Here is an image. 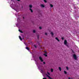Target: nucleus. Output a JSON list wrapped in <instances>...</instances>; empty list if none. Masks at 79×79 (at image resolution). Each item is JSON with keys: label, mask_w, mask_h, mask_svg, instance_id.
Segmentation results:
<instances>
[{"label": "nucleus", "mask_w": 79, "mask_h": 79, "mask_svg": "<svg viewBox=\"0 0 79 79\" xmlns=\"http://www.w3.org/2000/svg\"><path fill=\"white\" fill-rule=\"evenodd\" d=\"M39 29H42V27H39Z\"/></svg>", "instance_id": "23"}, {"label": "nucleus", "mask_w": 79, "mask_h": 79, "mask_svg": "<svg viewBox=\"0 0 79 79\" xmlns=\"http://www.w3.org/2000/svg\"><path fill=\"white\" fill-rule=\"evenodd\" d=\"M35 61H36V60H35Z\"/></svg>", "instance_id": "33"}, {"label": "nucleus", "mask_w": 79, "mask_h": 79, "mask_svg": "<svg viewBox=\"0 0 79 79\" xmlns=\"http://www.w3.org/2000/svg\"><path fill=\"white\" fill-rule=\"evenodd\" d=\"M64 43L65 45H66L67 44V41H66V40H65Z\"/></svg>", "instance_id": "4"}, {"label": "nucleus", "mask_w": 79, "mask_h": 79, "mask_svg": "<svg viewBox=\"0 0 79 79\" xmlns=\"http://www.w3.org/2000/svg\"><path fill=\"white\" fill-rule=\"evenodd\" d=\"M32 5H29L30 8H32Z\"/></svg>", "instance_id": "14"}, {"label": "nucleus", "mask_w": 79, "mask_h": 79, "mask_svg": "<svg viewBox=\"0 0 79 79\" xmlns=\"http://www.w3.org/2000/svg\"><path fill=\"white\" fill-rule=\"evenodd\" d=\"M51 34L52 36L53 35V32H51Z\"/></svg>", "instance_id": "16"}, {"label": "nucleus", "mask_w": 79, "mask_h": 79, "mask_svg": "<svg viewBox=\"0 0 79 79\" xmlns=\"http://www.w3.org/2000/svg\"><path fill=\"white\" fill-rule=\"evenodd\" d=\"M41 73H43V70H41Z\"/></svg>", "instance_id": "22"}, {"label": "nucleus", "mask_w": 79, "mask_h": 79, "mask_svg": "<svg viewBox=\"0 0 79 79\" xmlns=\"http://www.w3.org/2000/svg\"><path fill=\"white\" fill-rule=\"evenodd\" d=\"M44 2H45V3H47V1H46V0H44Z\"/></svg>", "instance_id": "20"}, {"label": "nucleus", "mask_w": 79, "mask_h": 79, "mask_svg": "<svg viewBox=\"0 0 79 79\" xmlns=\"http://www.w3.org/2000/svg\"><path fill=\"white\" fill-rule=\"evenodd\" d=\"M45 35H47V33H45Z\"/></svg>", "instance_id": "28"}, {"label": "nucleus", "mask_w": 79, "mask_h": 79, "mask_svg": "<svg viewBox=\"0 0 79 79\" xmlns=\"http://www.w3.org/2000/svg\"><path fill=\"white\" fill-rule=\"evenodd\" d=\"M23 19H24V17H23Z\"/></svg>", "instance_id": "34"}, {"label": "nucleus", "mask_w": 79, "mask_h": 79, "mask_svg": "<svg viewBox=\"0 0 79 79\" xmlns=\"http://www.w3.org/2000/svg\"><path fill=\"white\" fill-rule=\"evenodd\" d=\"M33 32L34 33H35V30H33Z\"/></svg>", "instance_id": "19"}, {"label": "nucleus", "mask_w": 79, "mask_h": 79, "mask_svg": "<svg viewBox=\"0 0 79 79\" xmlns=\"http://www.w3.org/2000/svg\"><path fill=\"white\" fill-rule=\"evenodd\" d=\"M19 32H21L22 33H23L21 30H19Z\"/></svg>", "instance_id": "15"}, {"label": "nucleus", "mask_w": 79, "mask_h": 79, "mask_svg": "<svg viewBox=\"0 0 79 79\" xmlns=\"http://www.w3.org/2000/svg\"><path fill=\"white\" fill-rule=\"evenodd\" d=\"M47 73H48V75H50V73L49 72H47Z\"/></svg>", "instance_id": "21"}, {"label": "nucleus", "mask_w": 79, "mask_h": 79, "mask_svg": "<svg viewBox=\"0 0 79 79\" xmlns=\"http://www.w3.org/2000/svg\"><path fill=\"white\" fill-rule=\"evenodd\" d=\"M43 64H45V62H43Z\"/></svg>", "instance_id": "29"}, {"label": "nucleus", "mask_w": 79, "mask_h": 79, "mask_svg": "<svg viewBox=\"0 0 79 79\" xmlns=\"http://www.w3.org/2000/svg\"><path fill=\"white\" fill-rule=\"evenodd\" d=\"M26 49H27V50H29V48H28V47H26Z\"/></svg>", "instance_id": "9"}, {"label": "nucleus", "mask_w": 79, "mask_h": 79, "mask_svg": "<svg viewBox=\"0 0 79 79\" xmlns=\"http://www.w3.org/2000/svg\"><path fill=\"white\" fill-rule=\"evenodd\" d=\"M56 39L57 40V41H58V42H60V40H58V38H56Z\"/></svg>", "instance_id": "10"}, {"label": "nucleus", "mask_w": 79, "mask_h": 79, "mask_svg": "<svg viewBox=\"0 0 79 79\" xmlns=\"http://www.w3.org/2000/svg\"><path fill=\"white\" fill-rule=\"evenodd\" d=\"M73 56L74 59L75 60H77V56H76V54H73Z\"/></svg>", "instance_id": "1"}, {"label": "nucleus", "mask_w": 79, "mask_h": 79, "mask_svg": "<svg viewBox=\"0 0 79 79\" xmlns=\"http://www.w3.org/2000/svg\"><path fill=\"white\" fill-rule=\"evenodd\" d=\"M68 79H71V78H70V77H69Z\"/></svg>", "instance_id": "30"}, {"label": "nucleus", "mask_w": 79, "mask_h": 79, "mask_svg": "<svg viewBox=\"0 0 79 79\" xmlns=\"http://www.w3.org/2000/svg\"><path fill=\"white\" fill-rule=\"evenodd\" d=\"M50 6H51V7H53V5H52V4H50Z\"/></svg>", "instance_id": "12"}, {"label": "nucleus", "mask_w": 79, "mask_h": 79, "mask_svg": "<svg viewBox=\"0 0 79 79\" xmlns=\"http://www.w3.org/2000/svg\"><path fill=\"white\" fill-rule=\"evenodd\" d=\"M17 1H19V0H17Z\"/></svg>", "instance_id": "32"}, {"label": "nucleus", "mask_w": 79, "mask_h": 79, "mask_svg": "<svg viewBox=\"0 0 79 79\" xmlns=\"http://www.w3.org/2000/svg\"><path fill=\"white\" fill-rule=\"evenodd\" d=\"M66 69H67V70H68L69 69V68L68 67H66Z\"/></svg>", "instance_id": "13"}, {"label": "nucleus", "mask_w": 79, "mask_h": 79, "mask_svg": "<svg viewBox=\"0 0 79 79\" xmlns=\"http://www.w3.org/2000/svg\"><path fill=\"white\" fill-rule=\"evenodd\" d=\"M30 10L31 12L32 13V12H33L32 10V9H31L30 8Z\"/></svg>", "instance_id": "11"}, {"label": "nucleus", "mask_w": 79, "mask_h": 79, "mask_svg": "<svg viewBox=\"0 0 79 79\" xmlns=\"http://www.w3.org/2000/svg\"><path fill=\"white\" fill-rule=\"evenodd\" d=\"M41 7H42L43 8H44V7H45V6H44V4H41Z\"/></svg>", "instance_id": "5"}, {"label": "nucleus", "mask_w": 79, "mask_h": 79, "mask_svg": "<svg viewBox=\"0 0 79 79\" xmlns=\"http://www.w3.org/2000/svg\"><path fill=\"white\" fill-rule=\"evenodd\" d=\"M43 79H47L46 78H43Z\"/></svg>", "instance_id": "27"}, {"label": "nucleus", "mask_w": 79, "mask_h": 79, "mask_svg": "<svg viewBox=\"0 0 79 79\" xmlns=\"http://www.w3.org/2000/svg\"><path fill=\"white\" fill-rule=\"evenodd\" d=\"M34 47H35V48H36V47H37L35 45H34Z\"/></svg>", "instance_id": "26"}, {"label": "nucleus", "mask_w": 79, "mask_h": 79, "mask_svg": "<svg viewBox=\"0 0 79 79\" xmlns=\"http://www.w3.org/2000/svg\"><path fill=\"white\" fill-rule=\"evenodd\" d=\"M51 72H53V69H51Z\"/></svg>", "instance_id": "17"}, {"label": "nucleus", "mask_w": 79, "mask_h": 79, "mask_svg": "<svg viewBox=\"0 0 79 79\" xmlns=\"http://www.w3.org/2000/svg\"><path fill=\"white\" fill-rule=\"evenodd\" d=\"M46 75L47 77H48L49 78V79H52V78H51V77H50V76H48V74H46Z\"/></svg>", "instance_id": "2"}, {"label": "nucleus", "mask_w": 79, "mask_h": 79, "mask_svg": "<svg viewBox=\"0 0 79 79\" xmlns=\"http://www.w3.org/2000/svg\"><path fill=\"white\" fill-rule=\"evenodd\" d=\"M14 10H15V11H16V10L15 9H14Z\"/></svg>", "instance_id": "31"}, {"label": "nucleus", "mask_w": 79, "mask_h": 79, "mask_svg": "<svg viewBox=\"0 0 79 79\" xmlns=\"http://www.w3.org/2000/svg\"><path fill=\"white\" fill-rule=\"evenodd\" d=\"M59 69L60 71H61V67H59Z\"/></svg>", "instance_id": "8"}, {"label": "nucleus", "mask_w": 79, "mask_h": 79, "mask_svg": "<svg viewBox=\"0 0 79 79\" xmlns=\"http://www.w3.org/2000/svg\"><path fill=\"white\" fill-rule=\"evenodd\" d=\"M47 52H46L45 54H44V55L45 56H47Z\"/></svg>", "instance_id": "6"}, {"label": "nucleus", "mask_w": 79, "mask_h": 79, "mask_svg": "<svg viewBox=\"0 0 79 79\" xmlns=\"http://www.w3.org/2000/svg\"><path fill=\"white\" fill-rule=\"evenodd\" d=\"M61 39H62V40H63V39H64V38L63 37H62Z\"/></svg>", "instance_id": "24"}, {"label": "nucleus", "mask_w": 79, "mask_h": 79, "mask_svg": "<svg viewBox=\"0 0 79 79\" xmlns=\"http://www.w3.org/2000/svg\"><path fill=\"white\" fill-rule=\"evenodd\" d=\"M19 39H20V40L22 41V39H21V36H19Z\"/></svg>", "instance_id": "7"}, {"label": "nucleus", "mask_w": 79, "mask_h": 79, "mask_svg": "<svg viewBox=\"0 0 79 79\" xmlns=\"http://www.w3.org/2000/svg\"><path fill=\"white\" fill-rule=\"evenodd\" d=\"M64 74H67V72L66 71H64Z\"/></svg>", "instance_id": "18"}, {"label": "nucleus", "mask_w": 79, "mask_h": 79, "mask_svg": "<svg viewBox=\"0 0 79 79\" xmlns=\"http://www.w3.org/2000/svg\"><path fill=\"white\" fill-rule=\"evenodd\" d=\"M35 64H36V65L38 66V65H37V62H35Z\"/></svg>", "instance_id": "25"}, {"label": "nucleus", "mask_w": 79, "mask_h": 79, "mask_svg": "<svg viewBox=\"0 0 79 79\" xmlns=\"http://www.w3.org/2000/svg\"><path fill=\"white\" fill-rule=\"evenodd\" d=\"M39 59L41 61H43V60H42V58L41 57H39Z\"/></svg>", "instance_id": "3"}]
</instances>
